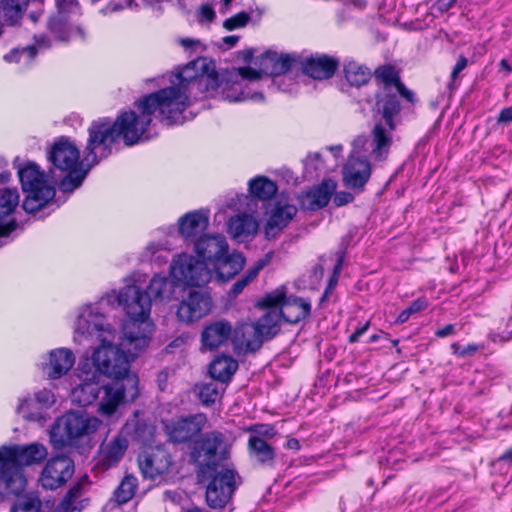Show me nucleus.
<instances>
[{
    "mask_svg": "<svg viewBox=\"0 0 512 512\" xmlns=\"http://www.w3.org/2000/svg\"><path fill=\"white\" fill-rule=\"evenodd\" d=\"M338 65L335 58L324 54L311 55L301 62L303 73L315 80L331 78Z\"/></svg>",
    "mask_w": 512,
    "mask_h": 512,
    "instance_id": "nucleus-20",
    "label": "nucleus"
},
{
    "mask_svg": "<svg viewBox=\"0 0 512 512\" xmlns=\"http://www.w3.org/2000/svg\"><path fill=\"white\" fill-rule=\"evenodd\" d=\"M195 252L205 261L217 262L228 253L226 239L220 235L199 237L195 243Z\"/></svg>",
    "mask_w": 512,
    "mask_h": 512,
    "instance_id": "nucleus-23",
    "label": "nucleus"
},
{
    "mask_svg": "<svg viewBox=\"0 0 512 512\" xmlns=\"http://www.w3.org/2000/svg\"><path fill=\"white\" fill-rule=\"evenodd\" d=\"M92 371L97 375H106L114 380H120L130 373L129 358L117 345L106 337L101 339V345L92 355V363H89Z\"/></svg>",
    "mask_w": 512,
    "mask_h": 512,
    "instance_id": "nucleus-11",
    "label": "nucleus"
},
{
    "mask_svg": "<svg viewBox=\"0 0 512 512\" xmlns=\"http://www.w3.org/2000/svg\"><path fill=\"white\" fill-rule=\"evenodd\" d=\"M297 208L294 205L277 202L271 209L269 218L264 228L265 236L268 239L275 238L294 218Z\"/></svg>",
    "mask_w": 512,
    "mask_h": 512,
    "instance_id": "nucleus-22",
    "label": "nucleus"
},
{
    "mask_svg": "<svg viewBox=\"0 0 512 512\" xmlns=\"http://www.w3.org/2000/svg\"><path fill=\"white\" fill-rule=\"evenodd\" d=\"M249 21L250 15L247 12H239L236 15L226 19L223 22V27L228 31H232L238 28L245 27Z\"/></svg>",
    "mask_w": 512,
    "mask_h": 512,
    "instance_id": "nucleus-52",
    "label": "nucleus"
},
{
    "mask_svg": "<svg viewBox=\"0 0 512 512\" xmlns=\"http://www.w3.org/2000/svg\"><path fill=\"white\" fill-rule=\"evenodd\" d=\"M238 41H239V36H236V35L225 36V37L222 38V42L228 48L234 47L237 44Z\"/></svg>",
    "mask_w": 512,
    "mask_h": 512,
    "instance_id": "nucleus-63",
    "label": "nucleus"
},
{
    "mask_svg": "<svg viewBox=\"0 0 512 512\" xmlns=\"http://www.w3.org/2000/svg\"><path fill=\"white\" fill-rule=\"evenodd\" d=\"M55 403V396L49 389H42L34 394L33 405L37 404L39 409L45 412Z\"/></svg>",
    "mask_w": 512,
    "mask_h": 512,
    "instance_id": "nucleus-49",
    "label": "nucleus"
},
{
    "mask_svg": "<svg viewBox=\"0 0 512 512\" xmlns=\"http://www.w3.org/2000/svg\"><path fill=\"white\" fill-rule=\"evenodd\" d=\"M195 390L197 391L200 402L205 406H211L221 397L224 391V385L218 384L212 379L208 383L196 385Z\"/></svg>",
    "mask_w": 512,
    "mask_h": 512,
    "instance_id": "nucleus-40",
    "label": "nucleus"
},
{
    "mask_svg": "<svg viewBox=\"0 0 512 512\" xmlns=\"http://www.w3.org/2000/svg\"><path fill=\"white\" fill-rule=\"evenodd\" d=\"M372 172V166L367 157H354V191L362 189L368 182Z\"/></svg>",
    "mask_w": 512,
    "mask_h": 512,
    "instance_id": "nucleus-42",
    "label": "nucleus"
},
{
    "mask_svg": "<svg viewBox=\"0 0 512 512\" xmlns=\"http://www.w3.org/2000/svg\"><path fill=\"white\" fill-rule=\"evenodd\" d=\"M75 363V355L68 348L53 349L46 362L42 363V371L48 379H59L66 375Z\"/></svg>",
    "mask_w": 512,
    "mask_h": 512,
    "instance_id": "nucleus-19",
    "label": "nucleus"
},
{
    "mask_svg": "<svg viewBox=\"0 0 512 512\" xmlns=\"http://www.w3.org/2000/svg\"><path fill=\"white\" fill-rule=\"evenodd\" d=\"M248 452L252 462L262 467H273L275 451L259 435H251L248 439Z\"/></svg>",
    "mask_w": 512,
    "mask_h": 512,
    "instance_id": "nucleus-30",
    "label": "nucleus"
},
{
    "mask_svg": "<svg viewBox=\"0 0 512 512\" xmlns=\"http://www.w3.org/2000/svg\"><path fill=\"white\" fill-rule=\"evenodd\" d=\"M207 421L204 413H196L165 422L164 430L170 442L193 445L201 436Z\"/></svg>",
    "mask_w": 512,
    "mask_h": 512,
    "instance_id": "nucleus-14",
    "label": "nucleus"
},
{
    "mask_svg": "<svg viewBox=\"0 0 512 512\" xmlns=\"http://www.w3.org/2000/svg\"><path fill=\"white\" fill-rule=\"evenodd\" d=\"M48 27L57 39L62 41L68 39L66 23L60 16L50 18Z\"/></svg>",
    "mask_w": 512,
    "mask_h": 512,
    "instance_id": "nucleus-50",
    "label": "nucleus"
},
{
    "mask_svg": "<svg viewBox=\"0 0 512 512\" xmlns=\"http://www.w3.org/2000/svg\"><path fill=\"white\" fill-rule=\"evenodd\" d=\"M400 109L399 102L395 95H388L385 98L383 104V118L385 121V125L389 128L390 131L394 130V116L398 114Z\"/></svg>",
    "mask_w": 512,
    "mask_h": 512,
    "instance_id": "nucleus-45",
    "label": "nucleus"
},
{
    "mask_svg": "<svg viewBox=\"0 0 512 512\" xmlns=\"http://www.w3.org/2000/svg\"><path fill=\"white\" fill-rule=\"evenodd\" d=\"M244 258L240 253L226 254L215 265V274L212 273V280L215 285H225L232 279L244 265Z\"/></svg>",
    "mask_w": 512,
    "mask_h": 512,
    "instance_id": "nucleus-26",
    "label": "nucleus"
},
{
    "mask_svg": "<svg viewBox=\"0 0 512 512\" xmlns=\"http://www.w3.org/2000/svg\"><path fill=\"white\" fill-rule=\"evenodd\" d=\"M238 368V363L232 357H217L209 367V374L215 381H220L222 385L226 384Z\"/></svg>",
    "mask_w": 512,
    "mask_h": 512,
    "instance_id": "nucleus-36",
    "label": "nucleus"
},
{
    "mask_svg": "<svg viewBox=\"0 0 512 512\" xmlns=\"http://www.w3.org/2000/svg\"><path fill=\"white\" fill-rule=\"evenodd\" d=\"M229 444L224 433L214 430L201 435L191 447L190 461L197 475H209L229 458Z\"/></svg>",
    "mask_w": 512,
    "mask_h": 512,
    "instance_id": "nucleus-7",
    "label": "nucleus"
},
{
    "mask_svg": "<svg viewBox=\"0 0 512 512\" xmlns=\"http://www.w3.org/2000/svg\"><path fill=\"white\" fill-rule=\"evenodd\" d=\"M150 290H120L117 296L118 303L123 307L129 319L123 325L124 339L135 350L145 348L153 331V324L149 321L151 308ZM155 292V299L161 297L163 290Z\"/></svg>",
    "mask_w": 512,
    "mask_h": 512,
    "instance_id": "nucleus-5",
    "label": "nucleus"
},
{
    "mask_svg": "<svg viewBox=\"0 0 512 512\" xmlns=\"http://www.w3.org/2000/svg\"><path fill=\"white\" fill-rule=\"evenodd\" d=\"M128 448V440L122 435H117L109 442L100 445L98 462L103 469L115 466L124 456Z\"/></svg>",
    "mask_w": 512,
    "mask_h": 512,
    "instance_id": "nucleus-25",
    "label": "nucleus"
},
{
    "mask_svg": "<svg viewBox=\"0 0 512 512\" xmlns=\"http://www.w3.org/2000/svg\"><path fill=\"white\" fill-rule=\"evenodd\" d=\"M233 328L229 321L218 320L207 325L201 334L203 346L209 350L216 349L232 338Z\"/></svg>",
    "mask_w": 512,
    "mask_h": 512,
    "instance_id": "nucleus-28",
    "label": "nucleus"
},
{
    "mask_svg": "<svg viewBox=\"0 0 512 512\" xmlns=\"http://www.w3.org/2000/svg\"><path fill=\"white\" fill-rule=\"evenodd\" d=\"M371 78V72L368 68L358 67L354 71V86H361L366 84Z\"/></svg>",
    "mask_w": 512,
    "mask_h": 512,
    "instance_id": "nucleus-53",
    "label": "nucleus"
},
{
    "mask_svg": "<svg viewBox=\"0 0 512 512\" xmlns=\"http://www.w3.org/2000/svg\"><path fill=\"white\" fill-rule=\"evenodd\" d=\"M457 0H437L433 5V8L444 13L454 6Z\"/></svg>",
    "mask_w": 512,
    "mask_h": 512,
    "instance_id": "nucleus-57",
    "label": "nucleus"
},
{
    "mask_svg": "<svg viewBox=\"0 0 512 512\" xmlns=\"http://www.w3.org/2000/svg\"><path fill=\"white\" fill-rule=\"evenodd\" d=\"M254 307L263 312L262 316L237 323L232 334L234 345L245 353L257 352L281 332L283 324H297L311 312L310 301L287 295L284 290L265 293L254 302Z\"/></svg>",
    "mask_w": 512,
    "mask_h": 512,
    "instance_id": "nucleus-1",
    "label": "nucleus"
},
{
    "mask_svg": "<svg viewBox=\"0 0 512 512\" xmlns=\"http://www.w3.org/2000/svg\"><path fill=\"white\" fill-rule=\"evenodd\" d=\"M79 377L83 383L79 384L71 391V399L80 406H89L93 404L102 391V387L96 382L97 371H92L88 361L79 363Z\"/></svg>",
    "mask_w": 512,
    "mask_h": 512,
    "instance_id": "nucleus-17",
    "label": "nucleus"
},
{
    "mask_svg": "<svg viewBox=\"0 0 512 512\" xmlns=\"http://www.w3.org/2000/svg\"><path fill=\"white\" fill-rule=\"evenodd\" d=\"M36 56V49L34 46H28L21 50L14 49L10 53L4 56V60L6 62H21L23 58L27 60V62L31 61Z\"/></svg>",
    "mask_w": 512,
    "mask_h": 512,
    "instance_id": "nucleus-48",
    "label": "nucleus"
},
{
    "mask_svg": "<svg viewBox=\"0 0 512 512\" xmlns=\"http://www.w3.org/2000/svg\"><path fill=\"white\" fill-rule=\"evenodd\" d=\"M383 123H377L372 130L371 155L375 160L386 159L392 144L389 128Z\"/></svg>",
    "mask_w": 512,
    "mask_h": 512,
    "instance_id": "nucleus-33",
    "label": "nucleus"
},
{
    "mask_svg": "<svg viewBox=\"0 0 512 512\" xmlns=\"http://www.w3.org/2000/svg\"><path fill=\"white\" fill-rule=\"evenodd\" d=\"M276 185L274 182L270 181L264 177H257L250 181L249 183V191L252 194L253 198H249L248 196H244V200L247 201V205L249 210L253 212L256 209V199L258 200H267L270 199L276 193Z\"/></svg>",
    "mask_w": 512,
    "mask_h": 512,
    "instance_id": "nucleus-34",
    "label": "nucleus"
},
{
    "mask_svg": "<svg viewBox=\"0 0 512 512\" xmlns=\"http://www.w3.org/2000/svg\"><path fill=\"white\" fill-rule=\"evenodd\" d=\"M56 4L59 10L65 13L74 12L78 7L76 0H56Z\"/></svg>",
    "mask_w": 512,
    "mask_h": 512,
    "instance_id": "nucleus-56",
    "label": "nucleus"
},
{
    "mask_svg": "<svg viewBox=\"0 0 512 512\" xmlns=\"http://www.w3.org/2000/svg\"><path fill=\"white\" fill-rule=\"evenodd\" d=\"M265 70L271 75L278 76L290 71L296 64L297 58L292 55H278L276 52L267 51L263 54Z\"/></svg>",
    "mask_w": 512,
    "mask_h": 512,
    "instance_id": "nucleus-35",
    "label": "nucleus"
},
{
    "mask_svg": "<svg viewBox=\"0 0 512 512\" xmlns=\"http://www.w3.org/2000/svg\"><path fill=\"white\" fill-rule=\"evenodd\" d=\"M137 485L138 481L135 476H125L114 491V501L117 504H124L130 501L135 494Z\"/></svg>",
    "mask_w": 512,
    "mask_h": 512,
    "instance_id": "nucleus-41",
    "label": "nucleus"
},
{
    "mask_svg": "<svg viewBox=\"0 0 512 512\" xmlns=\"http://www.w3.org/2000/svg\"><path fill=\"white\" fill-rule=\"evenodd\" d=\"M335 189L336 183L333 180H324L320 185L313 187L300 196V205L305 210L315 211L321 209L328 204Z\"/></svg>",
    "mask_w": 512,
    "mask_h": 512,
    "instance_id": "nucleus-24",
    "label": "nucleus"
},
{
    "mask_svg": "<svg viewBox=\"0 0 512 512\" xmlns=\"http://www.w3.org/2000/svg\"><path fill=\"white\" fill-rule=\"evenodd\" d=\"M498 121L503 123L512 122V107L503 109L499 115Z\"/></svg>",
    "mask_w": 512,
    "mask_h": 512,
    "instance_id": "nucleus-62",
    "label": "nucleus"
},
{
    "mask_svg": "<svg viewBox=\"0 0 512 512\" xmlns=\"http://www.w3.org/2000/svg\"><path fill=\"white\" fill-rule=\"evenodd\" d=\"M238 75L241 77V80L232 81L231 87H223L222 93L223 98L230 102H238L244 101L247 99H262L263 96L260 93H255L250 95L244 91V83L243 80H259L261 78L262 73L250 67H241L237 70Z\"/></svg>",
    "mask_w": 512,
    "mask_h": 512,
    "instance_id": "nucleus-21",
    "label": "nucleus"
},
{
    "mask_svg": "<svg viewBox=\"0 0 512 512\" xmlns=\"http://www.w3.org/2000/svg\"><path fill=\"white\" fill-rule=\"evenodd\" d=\"M257 231L258 222L250 214H238L229 220L228 232L233 239L239 242L254 236Z\"/></svg>",
    "mask_w": 512,
    "mask_h": 512,
    "instance_id": "nucleus-31",
    "label": "nucleus"
},
{
    "mask_svg": "<svg viewBox=\"0 0 512 512\" xmlns=\"http://www.w3.org/2000/svg\"><path fill=\"white\" fill-rule=\"evenodd\" d=\"M47 449L39 443L0 447V493L17 494L25 485L23 466L45 459Z\"/></svg>",
    "mask_w": 512,
    "mask_h": 512,
    "instance_id": "nucleus-6",
    "label": "nucleus"
},
{
    "mask_svg": "<svg viewBox=\"0 0 512 512\" xmlns=\"http://www.w3.org/2000/svg\"><path fill=\"white\" fill-rule=\"evenodd\" d=\"M214 73V67L211 61L206 58H199L188 63L171 79V85L160 89L154 94L161 101L162 111H169L181 123L184 122L183 112L190 105V98L193 90H200L207 86V82Z\"/></svg>",
    "mask_w": 512,
    "mask_h": 512,
    "instance_id": "nucleus-3",
    "label": "nucleus"
},
{
    "mask_svg": "<svg viewBox=\"0 0 512 512\" xmlns=\"http://www.w3.org/2000/svg\"><path fill=\"white\" fill-rule=\"evenodd\" d=\"M101 420L84 412H68L52 426L50 438L57 447L76 446L77 442L94 434Z\"/></svg>",
    "mask_w": 512,
    "mask_h": 512,
    "instance_id": "nucleus-8",
    "label": "nucleus"
},
{
    "mask_svg": "<svg viewBox=\"0 0 512 512\" xmlns=\"http://www.w3.org/2000/svg\"><path fill=\"white\" fill-rule=\"evenodd\" d=\"M212 280V272L203 261L193 256L179 254L175 256L170 265L169 277L157 274L148 281V275L134 272L125 278L123 288H203Z\"/></svg>",
    "mask_w": 512,
    "mask_h": 512,
    "instance_id": "nucleus-4",
    "label": "nucleus"
},
{
    "mask_svg": "<svg viewBox=\"0 0 512 512\" xmlns=\"http://www.w3.org/2000/svg\"><path fill=\"white\" fill-rule=\"evenodd\" d=\"M427 305H428V302L424 298H419V299L415 300L414 302H412L410 304V306L408 308H406L399 314V316L397 318V322L398 323L406 322L411 315L422 311L423 309H425L427 307Z\"/></svg>",
    "mask_w": 512,
    "mask_h": 512,
    "instance_id": "nucleus-51",
    "label": "nucleus"
},
{
    "mask_svg": "<svg viewBox=\"0 0 512 512\" xmlns=\"http://www.w3.org/2000/svg\"><path fill=\"white\" fill-rule=\"evenodd\" d=\"M455 332V327L452 324H448L443 328L438 329L435 334L438 337H447L449 335H452Z\"/></svg>",
    "mask_w": 512,
    "mask_h": 512,
    "instance_id": "nucleus-59",
    "label": "nucleus"
},
{
    "mask_svg": "<svg viewBox=\"0 0 512 512\" xmlns=\"http://www.w3.org/2000/svg\"><path fill=\"white\" fill-rule=\"evenodd\" d=\"M100 315L93 313L92 306L84 307L75 322V331L81 335H93L104 330Z\"/></svg>",
    "mask_w": 512,
    "mask_h": 512,
    "instance_id": "nucleus-37",
    "label": "nucleus"
},
{
    "mask_svg": "<svg viewBox=\"0 0 512 512\" xmlns=\"http://www.w3.org/2000/svg\"><path fill=\"white\" fill-rule=\"evenodd\" d=\"M350 194H336L334 198V202L336 205L341 206L349 202Z\"/></svg>",
    "mask_w": 512,
    "mask_h": 512,
    "instance_id": "nucleus-64",
    "label": "nucleus"
},
{
    "mask_svg": "<svg viewBox=\"0 0 512 512\" xmlns=\"http://www.w3.org/2000/svg\"><path fill=\"white\" fill-rule=\"evenodd\" d=\"M4 21L9 25L20 23L28 6V0H0Z\"/></svg>",
    "mask_w": 512,
    "mask_h": 512,
    "instance_id": "nucleus-39",
    "label": "nucleus"
},
{
    "mask_svg": "<svg viewBox=\"0 0 512 512\" xmlns=\"http://www.w3.org/2000/svg\"><path fill=\"white\" fill-rule=\"evenodd\" d=\"M266 263V260L258 261L233 284L232 288H245L246 286L250 285L252 281L257 277L259 271L266 265Z\"/></svg>",
    "mask_w": 512,
    "mask_h": 512,
    "instance_id": "nucleus-47",
    "label": "nucleus"
},
{
    "mask_svg": "<svg viewBox=\"0 0 512 512\" xmlns=\"http://www.w3.org/2000/svg\"><path fill=\"white\" fill-rule=\"evenodd\" d=\"M212 308V298L205 290H189L177 309V318L184 323H192L207 315Z\"/></svg>",
    "mask_w": 512,
    "mask_h": 512,
    "instance_id": "nucleus-16",
    "label": "nucleus"
},
{
    "mask_svg": "<svg viewBox=\"0 0 512 512\" xmlns=\"http://www.w3.org/2000/svg\"><path fill=\"white\" fill-rule=\"evenodd\" d=\"M33 403V397L21 399L16 407L17 414L28 421H41L45 419L44 412Z\"/></svg>",
    "mask_w": 512,
    "mask_h": 512,
    "instance_id": "nucleus-43",
    "label": "nucleus"
},
{
    "mask_svg": "<svg viewBox=\"0 0 512 512\" xmlns=\"http://www.w3.org/2000/svg\"><path fill=\"white\" fill-rule=\"evenodd\" d=\"M138 377L128 375L120 380H114L113 383L103 386V396L98 404V412L102 416L113 415L119 405L125 401H134L139 395Z\"/></svg>",
    "mask_w": 512,
    "mask_h": 512,
    "instance_id": "nucleus-13",
    "label": "nucleus"
},
{
    "mask_svg": "<svg viewBox=\"0 0 512 512\" xmlns=\"http://www.w3.org/2000/svg\"><path fill=\"white\" fill-rule=\"evenodd\" d=\"M199 482L206 483V502L212 509H222L231 500L236 488L238 474L235 470L221 467L209 475H197Z\"/></svg>",
    "mask_w": 512,
    "mask_h": 512,
    "instance_id": "nucleus-12",
    "label": "nucleus"
},
{
    "mask_svg": "<svg viewBox=\"0 0 512 512\" xmlns=\"http://www.w3.org/2000/svg\"><path fill=\"white\" fill-rule=\"evenodd\" d=\"M9 512H42V500L38 491H26L16 495Z\"/></svg>",
    "mask_w": 512,
    "mask_h": 512,
    "instance_id": "nucleus-38",
    "label": "nucleus"
},
{
    "mask_svg": "<svg viewBox=\"0 0 512 512\" xmlns=\"http://www.w3.org/2000/svg\"><path fill=\"white\" fill-rule=\"evenodd\" d=\"M19 203L17 189L6 188L0 191V219L10 215Z\"/></svg>",
    "mask_w": 512,
    "mask_h": 512,
    "instance_id": "nucleus-44",
    "label": "nucleus"
},
{
    "mask_svg": "<svg viewBox=\"0 0 512 512\" xmlns=\"http://www.w3.org/2000/svg\"><path fill=\"white\" fill-rule=\"evenodd\" d=\"M200 13H201V16L204 19H206L207 21H212L215 17L214 10L207 5L201 6Z\"/></svg>",
    "mask_w": 512,
    "mask_h": 512,
    "instance_id": "nucleus-61",
    "label": "nucleus"
},
{
    "mask_svg": "<svg viewBox=\"0 0 512 512\" xmlns=\"http://www.w3.org/2000/svg\"><path fill=\"white\" fill-rule=\"evenodd\" d=\"M451 349L453 350L454 354L465 357L468 355H473L477 351L478 347L474 344H469L465 347H462L457 343H453L451 345Z\"/></svg>",
    "mask_w": 512,
    "mask_h": 512,
    "instance_id": "nucleus-54",
    "label": "nucleus"
},
{
    "mask_svg": "<svg viewBox=\"0 0 512 512\" xmlns=\"http://www.w3.org/2000/svg\"><path fill=\"white\" fill-rule=\"evenodd\" d=\"M16 228L14 221L7 224H0V237L8 236Z\"/></svg>",
    "mask_w": 512,
    "mask_h": 512,
    "instance_id": "nucleus-60",
    "label": "nucleus"
},
{
    "mask_svg": "<svg viewBox=\"0 0 512 512\" xmlns=\"http://www.w3.org/2000/svg\"><path fill=\"white\" fill-rule=\"evenodd\" d=\"M467 64H468V60L466 57L464 56H460L454 66V68L452 69V72H451V83L449 84V87L451 88L452 87V83L455 81V79L457 78V76L459 75V73L461 71H463L466 67H467Z\"/></svg>",
    "mask_w": 512,
    "mask_h": 512,
    "instance_id": "nucleus-55",
    "label": "nucleus"
},
{
    "mask_svg": "<svg viewBox=\"0 0 512 512\" xmlns=\"http://www.w3.org/2000/svg\"><path fill=\"white\" fill-rule=\"evenodd\" d=\"M88 486L87 477L74 483L63 497L60 505V512H80L86 505L87 500L82 499L85 488Z\"/></svg>",
    "mask_w": 512,
    "mask_h": 512,
    "instance_id": "nucleus-32",
    "label": "nucleus"
},
{
    "mask_svg": "<svg viewBox=\"0 0 512 512\" xmlns=\"http://www.w3.org/2000/svg\"><path fill=\"white\" fill-rule=\"evenodd\" d=\"M209 225V216L204 211H193L179 219V233L185 240L195 243Z\"/></svg>",
    "mask_w": 512,
    "mask_h": 512,
    "instance_id": "nucleus-27",
    "label": "nucleus"
},
{
    "mask_svg": "<svg viewBox=\"0 0 512 512\" xmlns=\"http://www.w3.org/2000/svg\"><path fill=\"white\" fill-rule=\"evenodd\" d=\"M344 261V254L337 252L319 259V263L313 268V277L322 278L324 272L329 273L326 281V288H334L338 284V276L341 273Z\"/></svg>",
    "mask_w": 512,
    "mask_h": 512,
    "instance_id": "nucleus-29",
    "label": "nucleus"
},
{
    "mask_svg": "<svg viewBox=\"0 0 512 512\" xmlns=\"http://www.w3.org/2000/svg\"><path fill=\"white\" fill-rule=\"evenodd\" d=\"M375 77L383 83L385 87H397L398 83L401 82L398 71L391 65H384L377 68Z\"/></svg>",
    "mask_w": 512,
    "mask_h": 512,
    "instance_id": "nucleus-46",
    "label": "nucleus"
},
{
    "mask_svg": "<svg viewBox=\"0 0 512 512\" xmlns=\"http://www.w3.org/2000/svg\"><path fill=\"white\" fill-rule=\"evenodd\" d=\"M52 165L61 171H67V176L61 181L63 192H73L81 186L88 169H83L78 148L70 141L61 139L54 143L48 154Z\"/></svg>",
    "mask_w": 512,
    "mask_h": 512,
    "instance_id": "nucleus-9",
    "label": "nucleus"
},
{
    "mask_svg": "<svg viewBox=\"0 0 512 512\" xmlns=\"http://www.w3.org/2000/svg\"><path fill=\"white\" fill-rule=\"evenodd\" d=\"M160 104L159 98L151 93L135 103L139 114L128 111L120 114L113 123L109 119H99L92 122L88 129V153L83 161L87 162L88 166L98 163L96 148L102 150L99 158L107 157L110 154L111 145L120 136L128 146L140 141L152 122V115L156 112L159 120L166 126L182 124L176 117L170 118L174 115L169 111L163 112Z\"/></svg>",
    "mask_w": 512,
    "mask_h": 512,
    "instance_id": "nucleus-2",
    "label": "nucleus"
},
{
    "mask_svg": "<svg viewBox=\"0 0 512 512\" xmlns=\"http://www.w3.org/2000/svg\"><path fill=\"white\" fill-rule=\"evenodd\" d=\"M138 461L143 475L151 479L166 473L172 464L171 455L159 447L140 454Z\"/></svg>",
    "mask_w": 512,
    "mask_h": 512,
    "instance_id": "nucleus-18",
    "label": "nucleus"
},
{
    "mask_svg": "<svg viewBox=\"0 0 512 512\" xmlns=\"http://www.w3.org/2000/svg\"><path fill=\"white\" fill-rule=\"evenodd\" d=\"M396 89H397L398 93L403 98H405L409 102H413L414 101V94H413V92L410 91L409 89H407L402 82L398 83Z\"/></svg>",
    "mask_w": 512,
    "mask_h": 512,
    "instance_id": "nucleus-58",
    "label": "nucleus"
},
{
    "mask_svg": "<svg viewBox=\"0 0 512 512\" xmlns=\"http://www.w3.org/2000/svg\"><path fill=\"white\" fill-rule=\"evenodd\" d=\"M23 191L27 194L23 209L34 213L43 208L55 195V189L45 174L34 163H29L18 171Z\"/></svg>",
    "mask_w": 512,
    "mask_h": 512,
    "instance_id": "nucleus-10",
    "label": "nucleus"
},
{
    "mask_svg": "<svg viewBox=\"0 0 512 512\" xmlns=\"http://www.w3.org/2000/svg\"><path fill=\"white\" fill-rule=\"evenodd\" d=\"M73 473V460L68 456H56L43 467L39 482L46 490H56L65 485Z\"/></svg>",
    "mask_w": 512,
    "mask_h": 512,
    "instance_id": "nucleus-15",
    "label": "nucleus"
}]
</instances>
